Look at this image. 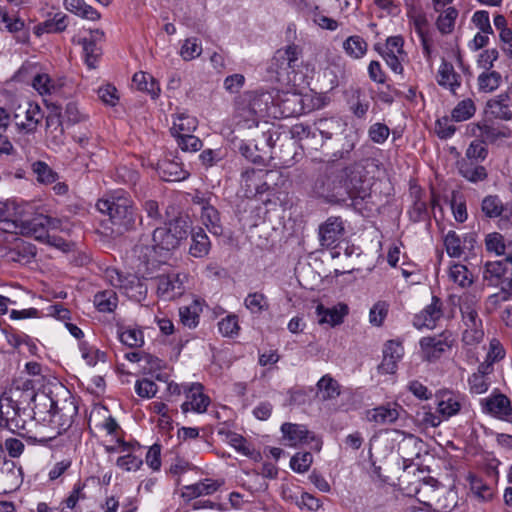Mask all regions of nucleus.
<instances>
[{
  "mask_svg": "<svg viewBox=\"0 0 512 512\" xmlns=\"http://www.w3.org/2000/svg\"><path fill=\"white\" fill-rule=\"evenodd\" d=\"M36 397L29 387H15L4 392L0 397V426L18 434L25 430L27 418H33L28 407L30 402H36Z\"/></svg>",
  "mask_w": 512,
  "mask_h": 512,
  "instance_id": "f257e3e1",
  "label": "nucleus"
},
{
  "mask_svg": "<svg viewBox=\"0 0 512 512\" xmlns=\"http://www.w3.org/2000/svg\"><path fill=\"white\" fill-rule=\"evenodd\" d=\"M96 207L101 213L109 215L113 226L112 229L118 234L134 229L137 221H141L132 199L124 194H117L107 199H100Z\"/></svg>",
  "mask_w": 512,
  "mask_h": 512,
  "instance_id": "f03ea898",
  "label": "nucleus"
},
{
  "mask_svg": "<svg viewBox=\"0 0 512 512\" xmlns=\"http://www.w3.org/2000/svg\"><path fill=\"white\" fill-rule=\"evenodd\" d=\"M40 400L42 403L35 404L33 408H30L33 411V418L38 421L49 422L57 430V435L65 432L71 426L77 408L72 402L58 407L53 399L47 395H42Z\"/></svg>",
  "mask_w": 512,
  "mask_h": 512,
  "instance_id": "7ed1b4c3",
  "label": "nucleus"
},
{
  "mask_svg": "<svg viewBox=\"0 0 512 512\" xmlns=\"http://www.w3.org/2000/svg\"><path fill=\"white\" fill-rule=\"evenodd\" d=\"M59 227L60 220L47 215L39 214L27 220L22 219L21 215H19L16 222H9L8 227H4L3 230L44 241L49 236V230H56Z\"/></svg>",
  "mask_w": 512,
  "mask_h": 512,
  "instance_id": "20e7f679",
  "label": "nucleus"
},
{
  "mask_svg": "<svg viewBox=\"0 0 512 512\" xmlns=\"http://www.w3.org/2000/svg\"><path fill=\"white\" fill-rule=\"evenodd\" d=\"M484 279L490 285L499 287L502 300L507 301L512 296V257L487 262Z\"/></svg>",
  "mask_w": 512,
  "mask_h": 512,
  "instance_id": "39448f33",
  "label": "nucleus"
},
{
  "mask_svg": "<svg viewBox=\"0 0 512 512\" xmlns=\"http://www.w3.org/2000/svg\"><path fill=\"white\" fill-rule=\"evenodd\" d=\"M462 323L464 330L462 341L465 345H477L484 338L482 319L478 313L477 303L474 301H463L460 304Z\"/></svg>",
  "mask_w": 512,
  "mask_h": 512,
  "instance_id": "423d86ee",
  "label": "nucleus"
},
{
  "mask_svg": "<svg viewBox=\"0 0 512 512\" xmlns=\"http://www.w3.org/2000/svg\"><path fill=\"white\" fill-rule=\"evenodd\" d=\"M43 117L40 106L32 102L18 105L13 112L15 128L23 136L34 134Z\"/></svg>",
  "mask_w": 512,
  "mask_h": 512,
  "instance_id": "0eeeda50",
  "label": "nucleus"
},
{
  "mask_svg": "<svg viewBox=\"0 0 512 512\" xmlns=\"http://www.w3.org/2000/svg\"><path fill=\"white\" fill-rule=\"evenodd\" d=\"M343 176L340 175H320L313 186L314 192L328 202H345L348 199V190L343 185Z\"/></svg>",
  "mask_w": 512,
  "mask_h": 512,
  "instance_id": "6e6552de",
  "label": "nucleus"
},
{
  "mask_svg": "<svg viewBox=\"0 0 512 512\" xmlns=\"http://www.w3.org/2000/svg\"><path fill=\"white\" fill-rule=\"evenodd\" d=\"M343 182L347 188L348 198L364 199L368 195V179L363 162H356L347 166L342 172Z\"/></svg>",
  "mask_w": 512,
  "mask_h": 512,
  "instance_id": "1a4fd4ad",
  "label": "nucleus"
},
{
  "mask_svg": "<svg viewBox=\"0 0 512 512\" xmlns=\"http://www.w3.org/2000/svg\"><path fill=\"white\" fill-rule=\"evenodd\" d=\"M152 240L154 242L152 247L144 246L143 244H138L135 246V252L143 253L144 262H149L151 253L154 252L157 248L165 251H171L180 245V242L166 226L155 228L153 231Z\"/></svg>",
  "mask_w": 512,
  "mask_h": 512,
  "instance_id": "9d476101",
  "label": "nucleus"
},
{
  "mask_svg": "<svg viewBox=\"0 0 512 512\" xmlns=\"http://www.w3.org/2000/svg\"><path fill=\"white\" fill-rule=\"evenodd\" d=\"M481 212L486 218H499L500 227L512 223V206L502 202L498 195H487L481 201Z\"/></svg>",
  "mask_w": 512,
  "mask_h": 512,
  "instance_id": "9b49d317",
  "label": "nucleus"
},
{
  "mask_svg": "<svg viewBox=\"0 0 512 512\" xmlns=\"http://www.w3.org/2000/svg\"><path fill=\"white\" fill-rule=\"evenodd\" d=\"M406 411L396 402H388L369 409L366 412L368 422L379 426L392 425L397 422Z\"/></svg>",
  "mask_w": 512,
  "mask_h": 512,
  "instance_id": "f8f14e48",
  "label": "nucleus"
},
{
  "mask_svg": "<svg viewBox=\"0 0 512 512\" xmlns=\"http://www.w3.org/2000/svg\"><path fill=\"white\" fill-rule=\"evenodd\" d=\"M484 413L497 419L512 423V404L510 399L502 393H493L481 400Z\"/></svg>",
  "mask_w": 512,
  "mask_h": 512,
  "instance_id": "ddd939ff",
  "label": "nucleus"
},
{
  "mask_svg": "<svg viewBox=\"0 0 512 512\" xmlns=\"http://www.w3.org/2000/svg\"><path fill=\"white\" fill-rule=\"evenodd\" d=\"M452 334L448 331L438 336L423 337L420 340V347L424 354V358L428 361L439 359L441 355L452 347Z\"/></svg>",
  "mask_w": 512,
  "mask_h": 512,
  "instance_id": "4468645a",
  "label": "nucleus"
},
{
  "mask_svg": "<svg viewBox=\"0 0 512 512\" xmlns=\"http://www.w3.org/2000/svg\"><path fill=\"white\" fill-rule=\"evenodd\" d=\"M187 275L184 273H170L157 278V292L166 299H173L183 294Z\"/></svg>",
  "mask_w": 512,
  "mask_h": 512,
  "instance_id": "2eb2a0df",
  "label": "nucleus"
},
{
  "mask_svg": "<svg viewBox=\"0 0 512 512\" xmlns=\"http://www.w3.org/2000/svg\"><path fill=\"white\" fill-rule=\"evenodd\" d=\"M442 316V302L438 297L433 296L432 302L414 316L413 325L417 329H433Z\"/></svg>",
  "mask_w": 512,
  "mask_h": 512,
  "instance_id": "dca6fc26",
  "label": "nucleus"
},
{
  "mask_svg": "<svg viewBox=\"0 0 512 512\" xmlns=\"http://www.w3.org/2000/svg\"><path fill=\"white\" fill-rule=\"evenodd\" d=\"M202 389V385L198 383L184 387V393L187 398L181 405V409L184 413L188 411L203 413L206 411L209 405V398L203 394Z\"/></svg>",
  "mask_w": 512,
  "mask_h": 512,
  "instance_id": "f3484780",
  "label": "nucleus"
},
{
  "mask_svg": "<svg viewBox=\"0 0 512 512\" xmlns=\"http://www.w3.org/2000/svg\"><path fill=\"white\" fill-rule=\"evenodd\" d=\"M404 354L402 344L395 340H389L385 343L383 349V360L378 366L382 374H393L397 369V363Z\"/></svg>",
  "mask_w": 512,
  "mask_h": 512,
  "instance_id": "a211bd4d",
  "label": "nucleus"
},
{
  "mask_svg": "<svg viewBox=\"0 0 512 512\" xmlns=\"http://www.w3.org/2000/svg\"><path fill=\"white\" fill-rule=\"evenodd\" d=\"M349 308L344 303H338L332 307H325L323 304L316 306L317 321L319 324H327L331 327L343 323L344 317L348 314Z\"/></svg>",
  "mask_w": 512,
  "mask_h": 512,
  "instance_id": "6ab92c4d",
  "label": "nucleus"
},
{
  "mask_svg": "<svg viewBox=\"0 0 512 512\" xmlns=\"http://www.w3.org/2000/svg\"><path fill=\"white\" fill-rule=\"evenodd\" d=\"M344 234V225L340 217H329L319 227V237L322 246H333Z\"/></svg>",
  "mask_w": 512,
  "mask_h": 512,
  "instance_id": "aec40b11",
  "label": "nucleus"
},
{
  "mask_svg": "<svg viewBox=\"0 0 512 512\" xmlns=\"http://www.w3.org/2000/svg\"><path fill=\"white\" fill-rule=\"evenodd\" d=\"M104 37V33L99 30L91 32L90 38H82L78 41L82 45L84 58L87 66L90 69L96 67V63L102 54L101 47L98 46L97 42Z\"/></svg>",
  "mask_w": 512,
  "mask_h": 512,
  "instance_id": "412c9836",
  "label": "nucleus"
},
{
  "mask_svg": "<svg viewBox=\"0 0 512 512\" xmlns=\"http://www.w3.org/2000/svg\"><path fill=\"white\" fill-rule=\"evenodd\" d=\"M283 439L286 445L296 446L301 443H308L310 440H315L312 432L306 426L293 423H283L281 426Z\"/></svg>",
  "mask_w": 512,
  "mask_h": 512,
  "instance_id": "4be33fe9",
  "label": "nucleus"
},
{
  "mask_svg": "<svg viewBox=\"0 0 512 512\" xmlns=\"http://www.w3.org/2000/svg\"><path fill=\"white\" fill-rule=\"evenodd\" d=\"M156 170L159 177L166 182L183 181L189 177V172L183 168L181 163L175 160L159 161Z\"/></svg>",
  "mask_w": 512,
  "mask_h": 512,
  "instance_id": "5701e85b",
  "label": "nucleus"
},
{
  "mask_svg": "<svg viewBox=\"0 0 512 512\" xmlns=\"http://www.w3.org/2000/svg\"><path fill=\"white\" fill-rule=\"evenodd\" d=\"M241 99L260 119L269 114L270 104L273 103V97L268 92H247Z\"/></svg>",
  "mask_w": 512,
  "mask_h": 512,
  "instance_id": "b1692460",
  "label": "nucleus"
},
{
  "mask_svg": "<svg viewBox=\"0 0 512 512\" xmlns=\"http://www.w3.org/2000/svg\"><path fill=\"white\" fill-rule=\"evenodd\" d=\"M487 113L496 119L509 121L512 120V110L510 108V95L508 92H502L499 95L488 100L486 103Z\"/></svg>",
  "mask_w": 512,
  "mask_h": 512,
  "instance_id": "393cba45",
  "label": "nucleus"
},
{
  "mask_svg": "<svg viewBox=\"0 0 512 512\" xmlns=\"http://www.w3.org/2000/svg\"><path fill=\"white\" fill-rule=\"evenodd\" d=\"M437 83L455 95L461 86V76L456 73L451 63L443 59L438 69Z\"/></svg>",
  "mask_w": 512,
  "mask_h": 512,
  "instance_id": "a878e982",
  "label": "nucleus"
},
{
  "mask_svg": "<svg viewBox=\"0 0 512 512\" xmlns=\"http://www.w3.org/2000/svg\"><path fill=\"white\" fill-rule=\"evenodd\" d=\"M191 246L189 248V253L191 256L195 258H203L208 255L211 242L205 231L198 227L192 229L191 231Z\"/></svg>",
  "mask_w": 512,
  "mask_h": 512,
  "instance_id": "bb28decb",
  "label": "nucleus"
},
{
  "mask_svg": "<svg viewBox=\"0 0 512 512\" xmlns=\"http://www.w3.org/2000/svg\"><path fill=\"white\" fill-rule=\"evenodd\" d=\"M423 448V441L410 434L398 444V452L404 461H413L419 458Z\"/></svg>",
  "mask_w": 512,
  "mask_h": 512,
  "instance_id": "cd10ccee",
  "label": "nucleus"
},
{
  "mask_svg": "<svg viewBox=\"0 0 512 512\" xmlns=\"http://www.w3.org/2000/svg\"><path fill=\"white\" fill-rule=\"evenodd\" d=\"M200 218L202 224L210 233L216 236L222 235L223 227L220 221V214L212 204L202 207Z\"/></svg>",
  "mask_w": 512,
  "mask_h": 512,
  "instance_id": "c85d7f7f",
  "label": "nucleus"
},
{
  "mask_svg": "<svg viewBox=\"0 0 512 512\" xmlns=\"http://www.w3.org/2000/svg\"><path fill=\"white\" fill-rule=\"evenodd\" d=\"M459 173L468 181L477 183L487 178V171L484 166L478 165L471 160L458 162Z\"/></svg>",
  "mask_w": 512,
  "mask_h": 512,
  "instance_id": "c756f323",
  "label": "nucleus"
},
{
  "mask_svg": "<svg viewBox=\"0 0 512 512\" xmlns=\"http://www.w3.org/2000/svg\"><path fill=\"white\" fill-rule=\"evenodd\" d=\"M130 448V444L122 442L120 445V452L126 454L118 457L116 461L117 467L127 472L137 471L143 464L142 458L130 452Z\"/></svg>",
  "mask_w": 512,
  "mask_h": 512,
  "instance_id": "7c9ffc66",
  "label": "nucleus"
},
{
  "mask_svg": "<svg viewBox=\"0 0 512 512\" xmlns=\"http://www.w3.org/2000/svg\"><path fill=\"white\" fill-rule=\"evenodd\" d=\"M318 393L322 400H332L341 394V386L331 375L326 374L316 384Z\"/></svg>",
  "mask_w": 512,
  "mask_h": 512,
  "instance_id": "2f4dec72",
  "label": "nucleus"
},
{
  "mask_svg": "<svg viewBox=\"0 0 512 512\" xmlns=\"http://www.w3.org/2000/svg\"><path fill=\"white\" fill-rule=\"evenodd\" d=\"M64 6L69 12L84 19L95 21L100 18L98 11L84 0H64Z\"/></svg>",
  "mask_w": 512,
  "mask_h": 512,
  "instance_id": "473e14b6",
  "label": "nucleus"
},
{
  "mask_svg": "<svg viewBox=\"0 0 512 512\" xmlns=\"http://www.w3.org/2000/svg\"><path fill=\"white\" fill-rule=\"evenodd\" d=\"M219 488L217 481L211 479H205L204 481L185 486L183 497L188 499L197 498L202 495H210L216 492Z\"/></svg>",
  "mask_w": 512,
  "mask_h": 512,
  "instance_id": "72a5a7b5",
  "label": "nucleus"
},
{
  "mask_svg": "<svg viewBox=\"0 0 512 512\" xmlns=\"http://www.w3.org/2000/svg\"><path fill=\"white\" fill-rule=\"evenodd\" d=\"M198 121L194 116L186 113L178 114L170 131L174 137L182 136L183 134H191L197 127Z\"/></svg>",
  "mask_w": 512,
  "mask_h": 512,
  "instance_id": "f704fd0d",
  "label": "nucleus"
},
{
  "mask_svg": "<svg viewBox=\"0 0 512 512\" xmlns=\"http://www.w3.org/2000/svg\"><path fill=\"white\" fill-rule=\"evenodd\" d=\"M235 118L237 120V125L243 128L256 127L260 120L249 105H245V101L242 99L237 103Z\"/></svg>",
  "mask_w": 512,
  "mask_h": 512,
  "instance_id": "c9c22d12",
  "label": "nucleus"
},
{
  "mask_svg": "<svg viewBox=\"0 0 512 512\" xmlns=\"http://www.w3.org/2000/svg\"><path fill=\"white\" fill-rule=\"evenodd\" d=\"M132 81L139 90L147 92L153 99L159 96V84L150 74L137 72L134 74Z\"/></svg>",
  "mask_w": 512,
  "mask_h": 512,
  "instance_id": "e433bc0d",
  "label": "nucleus"
},
{
  "mask_svg": "<svg viewBox=\"0 0 512 512\" xmlns=\"http://www.w3.org/2000/svg\"><path fill=\"white\" fill-rule=\"evenodd\" d=\"M367 42L358 35L349 36L343 42V49L345 53L353 59L362 58L367 52Z\"/></svg>",
  "mask_w": 512,
  "mask_h": 512,
  "instance_id": "4c0bfd02",
  "label": "nucleus"
},
{
  "mask_svg": "<svg viewBox=\"0 0 512 512\" xmlns=\"http://www.w3.org/2000/svg\"><path fill=\"white\" fill-rule=\"evenodd\" d=\"M31 170L41 184H52L58 179V174L44 161L33 162Z\"/></svg>",
  "mask_w": 512,
  "mask_h": 512,
  "instance_id": "58836bf2",
  "label": "nucleus"
},
{
  "mask_svg": "<svg viewBox=\"0 0 512 512\" xmlns=\"http://www.w3.org/2000/svg\"><path fill=\"white\" fill-rule=\"evenodd\" d=\"M502 76L497 71L482 72L477 78L478 89L480 92L491 93L501 84Z\"/></svg>",
  "mask_w": 512,
  "mask_h": 512,
  "instance_id": "ea45409f",
  "label": "nucleus"
},
{
  "mask_svg": "<svg viewBox=\"0 0 512 512\" xmlns=\"http://www.w3.org/2000/svg\"><path fill=\"white\" fill-rule=\"evenodd\" d=\"M117 295L113 290L98 292L94 296V305L100 312H112L117 307Z\"/></svg>",
  "mask_w": 512,
  "mask_h": 512,
  "instance_id": "a19ab883",
  "label": "nucleus"
},
{
  "mask_svg": "<svg viewBox=\"0 0 512 512\" xmlns=\"http://www.w3.org/2000/svg\"><path fill=\"white\" fill-rule=\"evenodd\" d=\"M315 131L324 139L329 140L341 129V122L337 118H322L315 122Z\"/></svg>",
  "mask_w": 512,
  "mask_h": 512,
  "instance_id": "79ce46f5",
  "label": "nucleus"
},
{
  "mask_svg": "<svg viewBox=\"0 0 512 512\" xmlns=\"http://www.w3.org/2000/svg\"><path fill=\"white\" fill-rule=\"evenodd\" d=\"M476 112V106L472 99L467 98L460 101L452 110L451 118L456 122H462L470 119Z\"/></svg>",
  "mask_w": 512,
  "mask_h": 512,
  "instance_id": "37998d69",
  "label": "nucleus"
},
{
  "mask_svg": "<svg viewBox=\"0 0 512 512\" xmlns=\"http://www.w3.org/2000/svg\"><path fill=\"white\" fill-rule=\"evenodd\" d=\"M403 45L404 39L401 36H391L387 38L385 45L376 44L374 48L380 55H407L403 49Z\"/></svg>",
  "mask_w": 512,
  "mask_h": 512,
  "instance_id": "c03bdc74",
  "label": "nucleus"
},
{
  "mask_svg": "<svg viewBox=\"0 0 512 512\" xmlns=\"http://www.w3.org/2000/svg\"><path fill=\"white\" fill-rule=\"evenodd\" d=\"M469 483L472 493L481 501H489L493 498V489L486 484L481 478L470 475Z\"/></svg>",
  "mask_w": 512,
  "mask_h": 512,
  "instance_id": "a18cd8bd",
  "label": "nucleus"
},
{
  "mask_svg": "<svg viewBox=\"0 0 512 512\" xmlns=\"http://www.w3.org/2000/svg\"><path fill=\"white\" fill-rule=\"evenodd\" d=\"M118 338L124 345L130 348L141 347L144 344L143 332L136 328H127L118 331Z\"/></svg>",
  "mask_w": 512,
  "mask_h": 512,
  "instance_id": "49530a36",
  "label": "nucleus"
},
{
  "mask_svg": "<svg viewBox=\"0 0 512 512\" xmlns=\"http://www.w3.org/2000/svg\"><path fill=\"white\" fill-rule=\"evenodd\" d=\"M449 278L462 288L470 286L473 282L471 273L462 264H454L450 267Z\"/></svg>",
  "mask_w": 512,
  "mask_h": 512,
  "instance_id": "de8ad7c7",
  "label": "nucleus"
},
{
  "mask_svg": "<svg viewBox=\"0 0 512 512\" xmlns=\"http://www.w3.org/2000/svg\"><path fill=\"white\" fill-rule=\"evenodd\" d=\"M244 305L253 314H259L269 308L266 296L259 292L249 293L244 300Z\"/></svg>",
  "mask_w": 512,
  "mask_h": 512,
  "instance_id": "09e8293b",
  "label": "nucleus"
},
{
  "mask_svg": "<svg viewBox=\"0 0 512 512\" xmlns=\"http://www.w3.org/2000/svg\"><path fill=\"white\" fill-rule=\"evenodd\" d=\"M68 17L64 13H56L53 18L45 20L39 30L46 33H59L66 29Z\"/></svg>",
  "mask_w": 512,
  "mask_h": 512,
  "instance_id": "8fccbe9b",
  "label": "nucleus"
},
{
  "mask_svg": "<svg viewBox=\"0 0 512 512\" xmlns=\"http://www.w3.org/2000/svg\"><path fill=\"white\" fill-rule=\"evenodd\" d=\"M46 128L51 134L53 133L52 139L55 144L62 143L64 129L60 119V112L56 111L46 117Z\"/></svg>",
  "mask_w": 512,
  "mask_h": 512,
  "instance_id": "3c124183",
  "label": "nucleus"
},
{
  "mask_svg": "<svg viewBox=\"0 0 512 512\" xmlns=\"http://www.w3.org/2000/svg\"><path fill=\"white\" fill-rule=\"evenodd\" d=\"M201 53L202 46L197 38L186 39L180 49V55L185 61L193 60L199 57Z\"/></svg>",
  "mask_w": 512,
  "mask_h": 512,
  "instance_id": "603ef678",
  "label": "nucleus"
},
{
  "mask_svg": "<svg viewBox=\"0 0 512 512\" xmlns=\"http://www.w3.org/2000/svg\"><path fill=\"white\" fill-rule=\"evenodd\" d=\"M457 16L458 11L454 7L447 8L444 14L440 15L437 19L436 24L439 31L443 34L452 32Z\"/></svg>",
  "mask_w": 512,
  "mask_h": 512,
  "instance_id": "864d4df0",
  "label": "nucleus"
},
{
  "mask_svg": "<svg viewBox=\"0 0 512 512\" xmlns=\"http://www.w3.org/2000/svg\"><path fill=\"white\" fill-rule=\"evenodd\" d=\"M389 310V304L386 301L376 302L369 311V322L373 326L380 327Z\"/></svg>",
  "mask_w": 512,
  "mask_h": 512,
  "instance_id": "5fc2aeb1",
  "label": "nucleus"
},
{
  "mask_svg": "<svg viewBox=\"0 0 512 512\" xmlns=\"http://www.w3.org/2000/svg\"><path fill=\"white\" fill-rule=\"evenodd\" d=\"M313 462V456L310 452H298L290 460V467L297 473H305L309 470Z\"/></svg>",
  "mask_w": 512,
  "mask_h": 512,
  "instance_id": "6e6d98bb",
  "label": "nucleus"
},
{
  "mask_svg": "<svg viewBox=\"0 0 512 512\" xmlns=\"http://www.w3.org/2000/svg\"><path fill=\"white\" fill-rule=\"evenodd\" d=\"M36 248L31 244H26L21 242L16 245V247L10 251V257L13 261H25L28 262L31 258L35 257Z\"/></svg>",
  "mask_w": 512,
  "mask_h": 512,
  "instance_id": "4d7b16f0",
  "label": "nucleus"
},
{
  "mask_svg": "<svg viewBox=\"0 0 512 512\" xmlns=\"http://www.w3.org/2000/svg\"><path fill=\"white\" fill-rule=\"evenodd\" d=\"M20 212L14 202H1L0 201V220L3 223V227H8L9 222H16Z\"/></svg>",
  "mask_w": 512,
  "mask_h": 512,
  "instance_id": "13d9d810",
  "label": "nucleus"
},
{
  "mask_svg": "<svg viewBox=\"0 0 512 512\" xmlns=\"http://www.w3.org/2000/svg\"><path fill=\"white\" fill-rule=\"evenodd\" d=\"M238 318L236 315H228L218 322V330L225 337H234L239 332Z\"/></svg>",
  "mask_w": 512,
  "mask_h": 512,
  "instance_id": "bf43d9fd",
  "label": "nucleus"
},
{
  "mask_svg": "<svg viewBox=\"0 0 512 512\" xmlns=\"http://www.w3.org/2000/svg\"><path fill=\"white\" fill-rule=\"evenodd\" d=\"M171 233L177 238V240L181 243L182 240L187 238L188 230H189V221L184 217H177L171 220L166 226Z\"/></svg>",
  "mask_w": 512,
  "mask_h": 512,
  "instance_id": "052dcab7",
  "label": "nucleus"
},
{
  "mask_svg": "<svg viewBox=\"0 0 512 512\" xmlns=\"http://www.w3.org/2000/svg\"><path fill=\"white\" fill-rule=\"evenodd\" d=\"M460 408V402L453 396L449 395L447 398L439 401L437 410L443 417L449 418L456 415L460 411Z\"/></svg>",
  "mask_w": 512,
  "mask_h": 512,
  "instance_id": "680f3d73",
  "label": "nucleus"
},
{
  "mask_svg": "<svg viewBox=\"0 0 512 512\" xmlns=\"http://www.w3.org/2000/svg\"><path fill=\"white\" fill-rule=\"evenodd\" d=\"M488 155V151L482 142L473 141L466 150L465 158L462 160H471L478 163L483 161Z\"/></svg>",
  "mask_w": 512,
  "mask_h": 512,
  "instance_id": "e2e57ef3",
  "label": "nucleus"
},
{
  "mask_svg": "<svg viewBox=\"0 0 512 512\" xmlns=\"http://www.w3.org/2000/svg\"><path fill=\"white\" fill-rule=\"evenodd\" d=\"M446 251L451 257H460L462 255L461 240L454 231H449L444 239Z\"/></svg>",
  "mask_w": 512,
  "mask_h": 512,
  "instance_id": "0e129e2a",
  "label": "nucleus"
},
{
  "mask_svg": "<svg viewBox=\"0 0 512 512\" xmlns=\"http://www.w3.org/2000/svg\"><path fill=\"white\" fill-rule=\"evenodd\" d=\"M175 138L178 146L185 152H196L202 147V141L192 134H183Z\"/></svg>",
  "mask_w": 512,
  "mask_h": 512,
  "instance_id": "69168bd1",
  "label": "nucleus"
},
{
  "mask_svg": "<svg viewBox=\"0 0 512 512\" xmlns=\"http://www.w3.org/2000/svg\"><path fill=\"white\" fill-rule=\"evenodd\" d=\"M390 134V129L383 123H375L368 130L369 138L377 144L384 143Z\"/></svg>",
  "mask_w": 512,
  "mask_h": 512,
  "instance_id": "338daca9",
  "label": "nucleus"
},
{
  "mask_svg": "<svg viewBox=\"0 0 512 512\" xmlns=\"http://www.w3.org/2000/svg\"><path fill=\"white\" fill-rule=\"evenodd\" d=\"M468 384L470 391L475 394H483L485 393L490 386V382L488 381L487 377H484V375L473 373L468 378Z\"/></svg>",
  "mask_w": 512,
  "mask_h": 512,
  "instance_id": "774afa93",
  "label": "nucleus"
}]
</instances>
